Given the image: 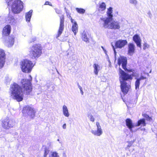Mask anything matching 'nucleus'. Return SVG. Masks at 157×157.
<instances>
[{"instance_id":"55","label":"nucleus","mask_w":157,"mask_h":157,"mask_svg":"<svg viewBox=\"0 0 157 157\" xmlns=\"http://www.w3.org/2000/svg\"><path fill=\"white\" fill-rule=\"evenodd\" d=\"M57 141H59V139H58L57 140Z\"/></svg>"},{"instance_id":"42","label":"nucleus","mask_w":157,"mask_h":157,"mask_svg":"<svg viewBox=\"0 0 157 157\" xmlns=\"http://www.w3.org/2000/svg\"><path fill=\"white\" fill-rule=\"evenodd\" d=\"M147 118L146 119V120L148 121H151V118L148 116H147Z\"/></svg>"},{"instance_id":"52","label":"nucleus","mask_w":157,"mask_h":157,"mask_svg":"<svg viewBox=\"0 0 157 157\" xmlns=\"http://www.w3.org/2000/svg\"><path fill=\"white\" fill-rule=\"evenodd\" d=\"M131 150H132L131 151H132L134 149L133 148H132V147H131Z\"/></svg>"},{"instance_id":"29","label":"nucleus","mask_w":157,"mask_h":157,"mask_svg":"<svg viewBox=\"0 0 157 157\" xmlns=\"http://www.w3.org/2000/svg\"><path fill=\"white\" fill-rule=\"evenodd\" d=\"M76 10L80 14H83L85 13V10L84 9L81 8H76Z\"/></svg>"},{"instance_id":"2","label":"nucleus","mask_w":157,"mask_h":157,"mask_svg":"<svg viewBox=\"0 0 157 157\" xmlns=\"http://www.w3.org/2000/svg\"><path fill=\"white\" fill-rule=\"evenodd\" d=\"M10 93L12 97L18 101H20L23 99V92L21 88L17 84L14 83L11 85Z\"/></svg>"},{"instance_id":"35","label":"nucleus","mask_w":157,"mask_h":157,"mask_svg":"<svg viewBox=\"0 0 157 157\" xmlns=\"http://www.w3.org/2000/svg\"><path fill=\"white\" fill-rule=\"evenodd\" d=\"M11 20H10V23L11 25H14L16 23V21L13 16L12 17V18Z\"/></svg>"},{"instance_id":"26","label":"nucleus","mask_w":157,"mask_h":157,"mask_svg":"<svg viewBox=\"0 0 157 157\" xmlns=\"http://www.w3.org/2000/svg\"><path fill=\"white\" fill-rule=\"evenodd\" d=\"M146 125L145 120L144 119H141L139 120L137 123L136 124V126H138L140 125L144 126Z\"/></svg>"},{"instance_id":"1","label":"nucleus","mask_w":157,"mask_h":157,"mask_svg":"<svg viewBox=\"0 0 157 157\" xmlns=\"http://www.w3.org/2000/svg\"><path fill=\"white\" fill-rule=\"evenodd\" d=\"M119 71L120 74L119 80L121 90L124 94H126L130 88L131 86L130 82L127 83L126 81L128 79L131 80L132 77L131 75L127 74L120 68L119 69Z\"/></svg>"},{"instance_id":"6","label":"nucleus","mask_w":157,"mask_h":157,"mask_svg":"<svg viewBox=\"0 0 157 157\" xmlns=\"http://www.w3.org/2000/svg\"><path fill=\"white\" fill-rule=\"evenodd\" d=\"M29 79H23L21 81L22 87L24 88V93L27 94H29L32 90L31 81L32 78L31 75L29 76Z\"/></svg>"},{"instance_id":"3","label":"nucleus","mask_w":157,"mask_h":157,"mask_svg":"<svg viewBox=\"0 0 157 157\" xmlns=\"http://www.w3.org/2000/svg\"><path fill=\"white\" fill-rule=\"evenodd\" d=\"M9 8L15 14L21 12L23 8V3L20 0H5Z\"/></svg>"},{"instance_id":"14","label":"nucleus","mask_w":157,"mask_h":157,"mask_svg":"<svg viewBox=\"0 0 157 157\" xmlns=\"http://www.w3.org/2000/svg\"><path fill=\"white\" fill-rule=\"evenodd\" d=\"M11 29V26L9 25H7L4 27L2 31V36L4 37L9 35L10 33Z\"/></svg>"},{"instance_id":"36","label":"nucleus","mask_w":157,"mask_h":157,"mask_svg":"<svg viewBox=\"0 0 157 157\" xmlns=\"http://www.w3.org/2000/svg\"><path fill=\"white\" fill-rule=\"evenodd\" d=\"M146 78H147L146 77L143 75V74L141 73L140 77L139 78H137V79L138 80H139V81H140L142 80L146 79Z\"/></svg>"},{"instance_id":"37","label":"nucleus","mask_w":157,"mask_h":157,"mask_svg":"<svg viewBox=\"0 0 157 157\" xmlns=\"http://www.w3.org/2000/svg\"><path fill=\"white\" fill-rule=\"evenodd\" d=\"M129 2L134 5H136L137 3V1L136 0H129Z\"/></svg>"},{"instance_id":"31","label":"nucleus","mask_w":157,"mask_h":157,"mask_svg":"<svg viewBox=\"0 0 157 157\" xmlns=\"http://www.w3.org/2000/svg\"><path fill=\"white\" fill-rule=\"evenodd\" d=\"M87 117L88 118L90 119V121L92 122H94V118L93 117L92 115L90 113L87 114Z\"/></svg>"},{"instance_id":"13","label":"nucleus","mask_w":157,"mask_h":157,"mask_svg":"<svg viewBox=\"0 0 157 157\" xmlns=\"http://www.w3.org/2000/svg\"><path fill=\"white\" fill-rule=\"evenodd\" d=\"M127 64V59L126 57L123 56H121L119 58L118 60V64L119 66L121 64L122 68L125 71L128 70L126 67Z\"/></svg>"},{"instance_id":"49","label":"nucleus","mask_w":157,"mask_h":157,"mask_svg":"<svg viewBox=\"0 0 157 157\" xmlns=\"http://www.w3.org/2000/svg\"><path fill=\"white\" fill-rule=\"evenodd\" d=\"M143 73H144V74H146L148 75H149V74L148 73H146L144 72Z\"/></svg>"},{"instance_id":"27","label":"nucleus","mask_w":157,"mask_h":157,"mask_svg":"<svg viewBox=\"0 0 157 157\" xmlns=\"http://www.w3.org/2000/svg\"><path fill=\"white\" fill-rule=\"evenodd\" d=\"M82 40L86 42H89V39L87 36L86 33L84 32L82 35Z\"/></svg>"},{"instance_id":"32","label":"nucleus","mask_w":157,"mask_h":157,"mask_svg":"<svg viewBox=\"0 0 157 157\" xmlns=\"http://www.w3.org/2000/svg\"><path fill=\"white\" fill-rule=\"evenodd\" d=\"M140 84V81H139V80L137 79L135 83V89L136 90L139 89Z\"/></svg>"},{"instance_id":"17","label":"nucleus","mask_w":157,"mask_h":157,"mask_svg":"<svg viewBox=\"0 0 157 157\" xmlns=\"http://www.w3.org/2000/svg\"><path fill=\"white\" fill-rule=\"evenodd\" d=\"M133 40L136 44L137 46L141 47V40L140 36L137 34H136L133 37Z\"/></svg>"},{"instance_id":"53","label":"nucleus","mask_w":157,"mask_h":157,"mask_svg":"<svg viewBox=\"0 0 157 157\" xmlns=\"http://www.w3.org/2000/svg\"><path fill=\"white\" fill-rule=\"evenodd\" d=\"M67 16H68V15H69V16L70 15V14H69V13H67Z\"/></svg>"},{"instance_id":"18","label":"nucleus","mask_w":157,"mask_h":157,"mask_svg":"<svg viewBox=\"0 0 157 157\" xmlns=\"http://www.w3.org/2000/svg\"><path fill=\"white\" fill-rule=\"evenodd\" d=\"M14 38L13 36H9V40L6 41V44L8 47H10L13 45L14 43Z\"/></svg>"},{"instance_id":"54","label":"nucleus","mask_w":157,"mask_h":157,"mask_svg":"<svg viewBox=\"0 0 157 157\" xmlns=\"http://www.w3.org/2000/svg\"><path fill=\"white\" fill-rule=\"evenodd\" d=\"M1 157H4V155H1Z\"/></svg>"},{"instance_id":"44","label":"nucleus","mask_w":157,"mask_h":157,"mask_svg":"<svg viewBox=\"0 0 157 157\" xmlns=\"http://www.w3.org/2000/svg\"><path fill=\"white\" fill-rule=\"evenodd\" d=\"M36 40V38L35 37H34L32 39V40L29 42V43H31L32 42H34Z\"/></svg>"},{"instance_id":"20","label":"nucleus","mask_w":157,"mask_h":157,"mask_svg":"<svg viewBox=\"0 0 157 157\" xmlns=\"http://www.w3.org/2000/svg\"><path fill=\"white\" fill-rule=\"evenodd\" d=\"M62 112L63 115L66 117H68L70 115L67 107L65 105L62 106Z\"/></svg>"},{"instance_id":"24","label":"nucleus","mask_w":157,"mask_h":157,"mask_svg":"<svg viewBox=\"0 0 157 157\" xmlns=\"http://www.w3.org/2000/svg\"><path fill=\"white\" fill-rule=\"evenodd\" d=\"M106 8V5L104 2H99L98 10L99 12L104 10Z\"/></svg>"},{"instance_id":"56","label":"nucleus","mask_w":157,"mask_h":157,"mask_svg":"<svg viewBox=\"0 0 157 157\" xmlns=\"http://www.w3.org/2000/svg\"><path fill=\"white\" fill-rule=\"evenodd\" d=\"M57 71L58 73H59L58 71Z\"/></svg>"},{"instance_id":"34","label":"nucleus","mask_w":157,"mask_h":157,"mask_svg":"<svg viewBox=\"0 0 157 157\" xmlns=\"http://www.w3.org/2000/svg\"><path fill=\"white\" fill-rule=\"evenodd\" d=\"M49 152V150L48 148H47V147H45V150H44V157H46L47 155L48 154Z\"/></svg>"},{"instance_id":"45","label":"nucleus","mask_w":157,"mask_h":157,"mask_svg":"<svg viewBox=\"0 0 157 157\" xmlns=\"http://www.w3.org/2000/svg\"><path fill=\"white\" fill-rule=\"evenodd\" d=\"M63 128L64 129H65L66 128V124H64L63 125Z\"/></svg>"},{"instance_id":"21","label":"nucleus","mask_w":157,"mask_h":157,"mask_svg":"<svg viewBox=\"0 0 157 157\" xmlns=\"http://www.w3.org/2000/svg\"><path fill=\"white\" fill-rule=\"evenodd\" d=\"M126 125L131 132H132V128L134 125L133 124L132 120L130 119H127L125 121Z\"/></svg>"},{"instance_id":"38","label":"nucleus","mask_w":157,"mask_h":157,"mask_svg":"<svg viewBox=\"0 0 157 157\" xmlns=\"http://www.w3.org/2000/svg\"><path fill=\"white\" fill-rule=\"evenodd\" d=\"M149 45L147 44V43H145L144 44L143 49L144 50H146V49L149 48Z\"/></svg>"},{"instance_id":"47","label":"nucleus","mask_w":157,"mask_h":157,"mask_svg":"<svg viewBox=\"0 0 157 157\" xmlns=\"http://www.w3.org/2000/svg\"><path fill=\"white\" fill-rule=\"evenodd\" d=\"M63 157H67L66 154L65 152H63Z\"/></svg>"},{"instance_id":"23","label":"nucleus","mask_w":157,"mask_h":157,"mask_svg":"<svg viewBox=\"0 0 157 157\" xmlns=\"http://www.w3.org/2000/svg\"><path fill=\"white\" fill-rule=\"evenodd\" d=\"M33 10H30L29 12L26 13L25 14V18L26 21L29 22L32 15Z\"/></svg>"},{"instance_id":"4","label":"nucleus","mask_w":157,"mask_h":157,"mask_svg":"<svg viewBox=\"0 0 157 157\" xmlns=\"http://www.w3.org/2000/svg\"><path fill=\"white\" fill-rule=\"evenodd\" d=\"M100 25L105 29H118L120 28V22L113 20L105 21L101 23Z\"/></svg>"},{"instance_id":"15","label":"nucleus","mask_w":157,"mask_h":157,"mask_svg":"<svg viewBox=\"0 0 157 157\" xmlns=\"http://www.w3.org/2000/svg\"><path fill=\"white\" fill-rule=\"evenodd\" d=\"M5 59V52L3 50L0 49V68L4 66Z\"/></svg>"},{"instance_id":"30","label":"nucleus","mask_w":157,"mask_h":157,"mask_svg":"<svg viewBox=\"0 0 157 157\" xmlns=\"http://www.w3.org/2000/svg\"><path fill=\"white\" fill-rule=\"evenodd\" d=\"M13 16L11 15L10 14H9L8 16L6 18L5 20L7 23H10V21L12 18Z\"/></svg>"},{"instance_id":"5","label":"nucleus","mask_w":157,"mask_h":157,"mask_svg":"<svg viewBox=\"0 0 157 157\" xmlns=\"http://www.w3.org/2000/svg\"><path fill=\"white\" fill-rule=\"evenodd\" d=\"M41 48L40 45L36 44L30 48L29 52L30 56L33 59L38 58L42 52Z\"/></svg>"},{"instance_id":"40","label":"nucleus","mask_w":157,"mask_h":157,"mask_svg":"<svg viewBox=\"0 0 157 157\" xmlns=\"http://www.w3.org/2000/svg\"><path fill=\"white\" fill-rule=\"evenodd\" d=\"M55 11L56 13L58 14H61V11L60 10L56 9Z\"/></svg>"},{"instance_id":"16","label":"nucleus","mask_w":157,"mask_h":157,"mask_svg":"<svg viewBox=\"0 0 157 157\" xmlns=\"http://www.w3.org/2000/svg\"><path fill=\"white\" fill-rule=\"evenodd\" d=\"M127 44L126 40H120L116 42L115 47L117 48H122Z\"/></svg>"},{"instance_id":"50","label":"nucleus","mask_w":157,"mask_h":157,"mask_svg":"<svg viewBox=\"0 0 157 157\" xmlns=\"http://www.w3.org/2000/svg\"><path fill=\"white\" fill-rule=\"evenodd\" d=\"M147 116H148V115H145L144 116V117L146 118V119L147 118Z\"/></svg>"},{"instance_id":"48","label":"nucleus","mask_w":157,"mask_h":157,"mask_svg":"<svg viewBox=\"0 0 157 157\" xmlns=\"http://www.w3.org/2000/svg\"><path fill=\"white\" fill-rule=\"evenodd\" d=\"M112 46H113V50H114V53L115 54L116 53V51H115V50L114 46H113V45H112Z\"/></svg>"},{"instance_id":"39","label":"nucleus","mask_w":157,"mask_h":157,"mask_svg":"<svg viewBox=\"0 0 157 157\" xmlns=\"http://www.w3.org/2000/svg\"><path fill=\"white\" fill-rule=\"evenodd\" d=\"M77 85L78 88L79 89V90L80 91V93L82 95H83V92L82 91V87L79 85L78 83H77Z\"/></svg>"},{"instance_id":"41","label":"nucleus","mask_w":157,"mask_h":157,"mask_svg":"<svg viewBox=\"0 0 157 157\" xmlns=\"http://www.w3.org/2000/svg\"><path fill=\"white\" fill-rule=\"evenodd\" d=\"M69 17L71 18V23L73 24H74V22H76L71 17V16H69Z\"/></svg>"},{"instance_id":"8","label":"nucleus","mask_w":157,"mask_h":157,"mask_svg":"<svg viewBox=\"0 0 157 157\" xmlns=\"http://www.w3.org/2000/svg\"><path fill=\"white\" fill-rule=\"evenodd\" d=\"M35 112L33 108L29 106L24 107L22 110V113L24 116H29L31 118H33L34 117Z\"/></svg>"},{"instance_id":"11","label":"nucleus","mask_w":157,"mask_h":157,"mask_svg":"<svg viewBox=\"0 0 157 157\" xmlns=\"http://www.w3.org/2000/svg\"><path fill=\"white\" fill-rule=\"evenodd\" d=\"M60 24L58 34L56 36V38L59 36L61 34L64 28V16L63 15L60 16Z\"/></svg>"},{"instance_id":"7","label":"nucleus","mask_w":157,"mask_h":157,"mask_svg":"<svg viewBox=\"0 0 157 157\" xmlns=\"http://www.w3.org/2000/svg\"><path fill=\"white\" fill-rule=\"evenodd\" d=\"M34 64L32 62L28 59H25L21 62V68L23 72L28 73L30 72Z\"/></svg>"},{"instance_id":"51","label":"nucleus","mask_w":157,"mask_h":157,"mask_svg":"<svg viewBox=\"0 0 157 157\" xmlns=\"http://www.w3.org/2000/svg\"><path fill=\"white\" fill-rule=\"evenodd\" d=\"M48 144H49V146H50L51 145V142H49V143H48Z\"/></svg>"},{"instance_id":"43","label":"nucleus","mask_w":157,"mask_h":157,"mask_svg":"<svg viewBox=\"0 0 157 157\" xmlns=\"http://www.w3.org/2000/svg\"><path fill=\"white\" fill-rule=\"evenodd\" d=\"M50 2L48 1H47L45 2V5H49L50 6H52V5L51 4H49Z\"/></svg>"},{"instance_id":"33","label":"nucleus","mask_w":157,"mask_h":157,"mask_svg":"<svg viewBox=\"0 0 157 157\" xmlns=\"http://www.w3.org/2000/svg\"><path fill=\"white\" fill-rule=\"evenodd\" d=\"M133 143V142H128V144L127 146V147H125V149L126 150H129L130 151H131L129 149V148L131 147V146Z\"/></svg>"},{"instance_id":"9","label":"nucleus","mask_w":157,"mask_h":157,"mask_svg":"<svg viewBox=\"0 0 157 157\" xmlns=\"http://www.w3.org/2000/svg\"><path fill=\"white\" fill-rule=\"evenodd\" d=\"M113 11V8L112 7H110L109 8H108L106 12L108 17L106 18H100L99 21V24H101V23L109 20H113V15L112 14Z\"/></svg>"},{"instance_id":"10","label":"nucleus","mask_w":157,"mask_h":157,"mask_svg":"<svg viewBox=\"0 0 157 157\" xmlns=\"http://www.w3.org/2000/svg\"><path fill=\"white\" fill-rule=\"evenodd\" d=\"M15 124V121L11 119L5 120L2 122V126L5 129L12 128Z\"/></svg>"},{"instance_id":"25","label":"nucleus","mask_w":157,"mask_h":157,"mask_svg":"<svg viewBox=\"0 0 157 157\" xmlns=\"http://www.w3.org/2000/svg\"><path fill=\"white\" fill-rule=\"evenodd\" d=\"M78 25L76 22H74V24H73L72 26V30L74 33L75 35L78 31Z\"/></svg>"},{"instance_id":"19","label":"nucleus","mask_w":157,"mask_h":157,"mask_svg":"<svg viewBox=\"0 0 157 157\" xmlns=\"http://www.w3.org/2000/svg\"><path fill=\"white\" fill-rule=\"evenodd\" d=\"M128 54L130 56H132L134 52L135 45L132 44H130L128 45Z\"/></svg>"},{"instance_id":"46","label":"nucleus","mask_w":157,"mask_h":157,"mask_svg":"<svg viewBox=\"0 0 157 157\" xmlns=\"http://www.w3.org/2000/svg\"><path fill=\"white\" fill-rule=\"evenodd\" d=\"M101 48H102V49H103L104 53L106 54V50H105V49L104 48V47H103V46H101Z\"/></svg>"},{"instance_id":"22","label":"nucleus","mask_w":157,"mask_h":157,"mask_svg":"<svg viewBox=\"0 0 157 157\" xmlns=\"http://www.w3.org/2000/svg\"><path fill=\"white\" fill-rule=\"evenodd\" d=\"M93 67L94 68V72L96 75H98V71L101 70L102 67H101L98 64L94 63L93 64Z\"/></svg>"},{"instance_id":"12","label":"nucleus","mask_w":157,"mask_h":157,"mask_svg":"<svg viewBox=\"0 0 157 157\" xmlns=\"http://www.w3.org/2000/svg\"><path fill=\"white\" fill-rule=\"evenodd\" d=\"M96 125L97 127L96 130H92L91 132L94 135L97 136H100L102 133L103 131L101 127L98 122H97Z\"/></svg>"},{"instance_id":"28","label":"nucleus","mask_w":157,"mask_h":157,"mask_svg":"<svg viewBox=\"0 0 157 157\" xmlns=\"http://www.w3.org/2000/svg\"><path fill=\"white\" fill-rule=\"evenodd\" d=\"M49 157H59L58 153L56 151L51 152Z\"/></svg>"}]
</instances>
